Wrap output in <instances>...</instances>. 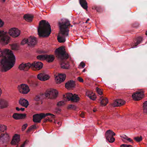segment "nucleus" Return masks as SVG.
Segmentation results:
<instances>
[{
	"instance_id": "7",
	"label": "nucleus",
	"mask_w": 147,
	"mask_h": 147,
	"mask_svg": "<svg viewBox=\"0 0 147 147\" xmlns=\"http://www.w3.org/2000/svg\"><path fill=\"white\" fill-rule=\"evenodd\" d=\"M10 40V37L6 32L0 31V41L5 44H8Z\"/></svg>"
},
{
	"instance_id": "12",
	"label": "nucleus",
	"mask_w": 147,
	"mask_h": 147,
	"mask_svg": "<svg viewBox=\"0 0 147 147\" xmlns=\"http://www.w3.org/2000/svg\"><path fill=\"white\" fill-rule=\"evenodd\" d=\"M9 137L7 134H2L0 136V144H4V146H6L7 143L9 141Z\"/></svg>"
},
{
	"instance_id": "54",
	"label": "nucleus",
	"mask_w": 147,
	"mask_h": 147,
	"mask_svg": "<svg viewBox=\"0 0 147 147\" xmlns=\"http://www.w3.org/2000/svg\"><path fill=\"white\" fill-rule=\"evenodd\" d=\"M16 109L18 111L20 110V109L18 107H16Z\"/></svg>"
},
{
	"instance_id": "18",
	"label": "nucleus",
	"mask_w": 147,
	"mask_h": 147,
	"mask_svg": "<svg viewBox=\"0 0 147 147\" xmlns=\"http://www.w3.org/2000/svg\"><path fill=\"white\" fill-rule=\"evenodd\" d=\"M36 43V38L34 37L30 36L28 38V45L30 46H33Z\"/></svg>"
},
{
	"instance_id": "63",
	"label": "nucleus",
	"mask_w": 147,
	"mask_h": 147,
	"mask_svg": "<svg viewBox=\"0 0 147 147\" xmlns=\"http://www.w3.org/2000/svg\"><path fill=\"white\" fill-rule=\"evenodd\" d=\"M2 131H1V130H0V133H1V132H2Z\"/></svg>"
},
{
	"instance_id": "14",
	"label": "nucleus",
	"mask_w": 147,
	"mask_h": 147,
	"mask_svg": "<svg viewBox=\"0 0 147 147\" xmlns=\"http://www.w3.org/2000/svg\"><path fill=\"white\" fill-rule=\"evenodd\" d=\"M8 34L13 37H16L19 36L20 31L16 28H13L10 29L8 32Z\"/></svg>"
},
{
	"instance_id": "32",
	"label": "nucleus",
	"mask_w": 147,
	"mask_h": 147,
	"mask_svg": "<svg viewBox=\"0 0 147 147\" xmlns=\"http://www.w3.org/2000/svg\"><path fill=\"white\" fill-rule=\"evenodd\" d=\"M13 117L15 119H20V114L17 113H14L13 115Z\"/></svg>"
},
{
	"instance_id": "16",
	"label": "nucleus",
	"mask_w": 147,
	"mask_h": 147,
	"mask_svg": "<svg viewBox=\"0 0 147 147\" xmlns=\"http://www.w3.org/2000/svg\"><path fill=\"white\" fill-rule=\"evenodd\" d=\"M125 102L122 99H118L114 102L112 105L114 107L120 106L124 105Z\"/></svg>"
},
{
	"instance_id": "6",
	"label": "nucleus",
	"mask_w": 147,
	"mask_h": 147,
	"mask_svg": "<svg viewBox=\"0 0 147 147\" xmlns=\"http://www.w3.org/2000/svg\"><path fill=\"white\" fill-rule=\"evenodd\" d=\"M55 52L57 57L61 59H67L69 57L68 55L66 53L65 49L63 47H60L56 49Z\"/></svg>"
},
{
	"instance_id": "39",
	"label": "nucleus",
	"mask_w": 147,
	"mask_h": 147,
	"mask_svg": "<svg viewBox=\"0 0 147 147\" xmlns=\"http://www.w3.org/2000/svg\"><path fill=\"white\" fill-rule=\"evenodd\" d=\"M26 116L25 114H20V119L24 118Z\"/></svg>"
},
{
	"instance_id": "27",
	"label": "nucleus",
	"mask_w": 147,
	"mask_h": 147,
	"mask_svg": "<svg viewBox=\"0 0 147 147\" xmlns=\"http://www.w3.org/2000/svg\"><path fill=\"white\" fill-rule=\"evenodd\" d=\"M100 99L101 105L104 106L106 105L108 102L107 99L105 97H101Z\"/></svg>"
},
{
	"instance_id": "58",
	"label": "nucleus",
	"mask_w": 147,
	"mask_h": 147,
	"mask_svg": "<svg viewBox=\"0 0 147 147\" xmlns=\"http://www.w3.org/2000/svg\"><path fill=\"white\" fill-rule=\"evenodd\" d=\"M85 71V69H84L82 71L83 72H84Z\"/></svg>"
},
{
	"instance_id": "42",
	"label": "nucleus",
	"mask_w": 147,
	"mask_h": 147,
	"mask_svg": "<svg viewBox=\"0 0 147 147\" xmlns=\"http://www.w3.org/2000/svg\"><path fill=\"white\" fill-rule=\"evenodd\" d=\"M61 109L58 108H56L55 109V111L57 113H59L61 111Z\"/></svg>"
},
{
	"instance_id": "3",
	"label": "nucleus",
	"mask_w": 147,
	"mask_h": 147,
	"mask_svg": "<svg viewBox=\"0 0 147 147\" xmlns=\"http://www.w3.org/2000/svg\"><path fill=\"white\" fill-rule=\"evenodd\" d=\"M38 31V35L40 37L48 36L51 32V26L49 23L45 20L40 22Z\"/></svg>"
},
{
	"instance_id": "41",
	"label": "nucleus",
	"mask_w": 147,
	"mask_h": 147,
	"mask_svg": "<svg viewBox=\"0 0 147 147\" xmlns=\"http://www.w3.org/2000/svg\"><path fill=\"white\" fill-rule=\"evenodd\" d=\"M64 104V102L61 101L57 103V106H61L63 105Z\"/></svg>"
},
{
	"instance_id": "36",
	"label": "nucleus",
	"mask_w": 147,
	"mask_h": 147,
	"mask_svg": "<svg viewBox=\"0 0 147 147\" xmlns=\"http://www.w3.org/2000/svg\"><path fill=\"white\" fill-rule=\"evenodd\" d=\"M96 90L97 93L100 95H101L102 94V92L101 89L98 88V87H96Z\"/></svg>"
},
{
	"instance_id": "46",
	"label": "nucleus",
	"mask_w": 147,
	"mask_h": 147,
	"mask_svg": "<svg viewBox=\"0 0 147 147\" xmlns=\"http://www.w3.org/2000/svg\"><path fill=\"white\" fill-rule=\"evenodd\" d=\"M4 24L3 22L0 19V28L3 26Z\"/></svg>"
},
{
	"instance_id": "23",
	"label": "nucleus",
	"mask_w": 147,
	"mask_h": 147,
	"mask_svg": "<svg viewBox=\"0 0 147 147\" xmlns=\"http://www.w3.org/2000/svg\"><path fill=\"white\" fill-rule=\"evenodd\" d=\"M79 2L81 6L84 9L88 8L87 3L86 0H79Z\"/></svg>"
},
{
	"instance_id": "4",
	"label": "nucleus",
	"mask_w": 147,
	"mask_h": 147,
	"mask_svg": "<svg viewBox=\"0 0 147 147\" xmlns=\"http://www.w3.org/2000/svg\"><path fill=\"white\" fill-rule=\"evenodd\" d=\"M43 64L40 62L34 61L31 64L30 63L24 64L22 63L19 66V69L21 70H28L30 67L34 70H39L43 67Z\"/></svg>"
},
{
	"instance_id": "49",
	"label": "nucleus",
	"mask_w": 147,
	"mask_h": 147,
	"mask_svg": "<svg viewBox=\"0 0 147 147\" xmlns=\"http://www.w3.org/2000/svg\"><path fill=\"white\" fill-rule=\"evenodd\" d=\"M121 137H122L124 139H125L126 140L128 138L127 136L125 135H123V136H121Z\"/></svg>"
},
{
	"instance_id": "20",
	"label": "nucleus",
	"mask_w": 147,
	"mask_h": 147,
	"mask_svg": "<svg viewBox=\"0 0 147 147\" xmlns=\"http://www.w3.org/2000/svg\"><path fill=\"white\" fill-rule=\"evenodd\" d=\"M8 105V103L6 100L0 99V109H2L6 108Z\"/></svg>"
},
{
	"instance_id": "19",
	"label": "nucleus",
	"mask_w": 147,
	"mask_h": 147,
	"mask_svg": "<svg viewBox=\"0 0 147 147\" xmlns=\"http://www.w3.org/2000/svg\"><path fill=\"white\" fill-rule=\"evenodd\" d=\"M75 82L73 80L68 81L65 84V87L67 89H69L75 87Z\"/></svg>"
},
{
	"instance_id": "64",
	"label": "nucleus",
	"mask_w": 147,
	"mask_h": 147,
	"mask_svg": "<svg viewBox=\"0 0 147 147\" xmlns=\"http://www.w3.org/2000/svg\"><path fill=\"white\" fill-rule=\"evenodd\" d=\"M71 27H72V25H71Z\"/></svg>"
},
{
	"instance_id": "15",
	"label": "nucleus",
	"mask_w": 147,
	"mask_h": 147,
	"mask_svg": "<svg viewBox=\"0 0 147 147\" xmlns=\"http://www.w3.org/2000/svg\"><path fill=\"white\" fill-rule=\"evenodd\" d=\"M66 77L65 74H59L55 77V80L57 83H60L65 80Z\"/></svg>"
},
{
	"instance_id": "51",
	"label": "nucleus",
	"mask_w": 147,
	"mask_h": 147,
	"mask_svg": "<svg viewBox=\"0 0 147 147\" xmlns=\"http://www.w3.org/2000/svg\"><path fill=\"white\" fill-rule=\"evenodd\" d=\"M32 129H36V126L35 125H32L31 126Z\"/></svg>"
},
{
	"instance_id": "45",
	"label": "nucleus",
	"mask_w": 147,
	"mask_h": 147,
	"mask_svg": "<svg viewBox=\"0 0 147 147\" xmlns=\"http://www.w3.org/2000/svg\"><path fill=\"white\" fill-rule=\"evenodd\" d=\"M80 65L82 66V68H84L85 66V65L84 62H82L80 63Z\"/></svg>"
},
{
	"instance_id": "34",
	"label": "nucleus",
	"mask_w": 147,
	"mask_h": 147,
	"mask_svg": "<svg viewBox=\"0 0 147 147\" xmlns=\"http://www.w3.org/2000/svg\"><path fill=\"white\" fill-rule=\"evenodd\" d=\"M88 96L90 98L94 100L96 98V96L94 94H88Z\"/></svg>"
},
{
	"instance_id": "59",
	"label": "nucleus",
	"mask_w": 147,
	"mask_h": 147,
	"mask_svg": "<svg viewBox=\"0 0 147 147\" xmlns=\"http://www.w3.org/2000/svg\"><path fill=\"white\" fill-rule=\"evenodd\" d=\"M90 20V19L89 18H88L87 20H86L87 22L88 21Z\"/></svg>"
},
{
	"instance_id": "29",
	"label": "nucleus",
	"mask_w": 147,
	"mask_h": 147,
	"mask_svg": "<svg viewBox=\"0 0 147 147\" xmlns=\"http://www.w3.org/2000/svg\"><path fill=\"white\" fill-rule=\"evenodd\" d=\"M46 55H39L37 57V58L40 60H45Z\"/></svg>"
},
{
	"instance_id": "26",
	"label": "nucleus",
	"mask_w": 147,
	"mask_h": 147,
	"mask_svg": "<svg viewBox=\"0 0 147 147\" xmlns=\"http://www.w3.org/2000/svg\"><path fill=\"white\" fill-rule=\"evenodd\" d=\"M61 67L62 68L65 69H68L69 67L68 62L65 61L62 62L61 64Z\"/></svg>"
},
{
	"instance_id": "38",
	"label": "nucleus",
	"mask_w": 147,
	"mask_h": 147,
	"mask_svg": "<svg viewBox=\"0 0 147 147\" xmlns=\"http://www.w3.org/2000/svg\"><path fill=\"white\" fill-rule=\"evenodd\" d=\"M28 39H23L21 42V44L24 45L26 43L28 44Z\"/></svg>"
},
{
	"instance_id": "57",
	"label": "nucleus",
	"mask_w": 147,
	"mask_h": 147,
	"mask_svg": "<svg viewBox=\"0 0 147 147\" xmlns=\"http://www.w3.org/2000/svg\"><path fill=\"white\" fill-rule=\"evenodd\" d=\"M96 110L95 109H94L93 110V111L94 112H96Z\"/></svg>"
},
{
	"instance_id": "8",
	"label": "nucleus",
	"mask_w": 147,
	"mask_h": 147,
	"mask_svg": "<svg viewBox=\"0 0 147 147\" xmlns=\"http://www.w3.org/2000/svg\"><path fill=\"white\" fill-rule=\"evenodd\" d=\"M63 97L68 101L72 102H77L79 100V98L78 95L75 94H73L71 93H68L63 96Z\"/></svg>"
},
{
	"instance_id": "43",
	"label": "nucleus",
	"mask_w": 147,
	"mask_h": 147,
	"mask_svg": "<svg viewBox=\"0 0 147 147\" xmlns=\"http://www.w3.org/2000/svg\"><path fill=\"white\" fill-rule=\"evenodd\" d=\"M130 145H128L125 144H121L120 147H129Z\"/></svg>"
},
{
	"instance_id": "10",
	"label": "nucleus",
	"mask_w": 147,
	"mask_h": 147,
	"mask_svg": "<svg viewBox=\"0 0 147 147\" xmlns=\"http://www.w3.org/2000/svg\"><path fill=\"white\" fill-rule=\"evenodd\" d=\"M115 135V134L113 131L109 129L107 130L105 133V136L107 140L110 142L112 143L115 140L113 137Z\"/></svg>"
},
{
	"instance_id": "50",
	"label": "nucleus",
	"mask_w": 147,
	"mask_h": 147,
	"mask_svg": "<svg viewBox=\"0 0 147 147\" xmlns=\"http://www.w3.org/2000/svg\"><path fill=\"white\" fill-rule=\"evenodd\" d=\"M32 129L31 127L30 126V127L28 128L27 130V132H30L32 130Z\"/></svg>"
},
{
	"instance_id": "44",
	"label": "nucleus",
	"mask_w": 147,
	"mask_h": 147,
	"mask_svg": "<svg viewBox=\"0 0 147 147\" xmlns=\"http://www.w3.org/2000/svg\"><path fill=\"white\" fill-rule=\"evenodd\" d=\"M78 80L80 82H82L84 81L83 79L80 77H78Z\"/></svg>"
},
{
	"instance_id": "9",
	"label": "nucleus",
	"mask_w": 147,
	"mask_h": 147,
	"mask_svg": "<svg viewBox=\"0 0 147 147\" xmlns=\"http://www.w3.org/2000/svg\"><path fill=\"white\" fill-rule=\"evenodd\" d=\"M58 92L55 89H50L46 91L45 96L46 97L50 99H55L57 96Z\"/></svg>"
},
{
	"instance_id": "35",
	"label": "nucleus",
	"mask_w": 147,
	"mask_h": 147,
	"mask_svg": "<svg viewBox=\"0 0 147 147\" xmlns=\"http://www.w3.org/2000/svg\"><path fill=\"white\" fill-rule=\"evenodd\" d=\"M134 140L138 142H140L142 140V137L141 136L139 137H135L134 138Z\"/></svg>"
},
{
	"instance_id": "25",
	"label": "nucleus",
	"mask_w": 147,
	"mask_h": 147,
	"mask_svg": "<svg viewBox=\"0 0 147 147\" xmlns=\"http://www.w3.org/2000/svg\"><path fill=\"white\" fill-rule=\"evenodd\" d=\"M33 16L29 14H26L24 16V19L28 22H30L32 21Z\"/></svg>"
},
{
	"instance_id": "47",
	"label": "nucleus",
	"mask_w": 147,
	"mask_h": 147,
	"mask_svg": "<svg viewBox=\"0 0 147 147\" xmlns=\"http://www.w3.org/2000/svg\"><path fill=\"white\" fill-rule=\"evenodd\" d=\"M28 142V141L27 140H26L24 143L23 144H22L20 147H24L25 146V144Z\"/></svg>"
},
{
	"instance_id": "2",
	"label": "nucleus",
	"mask_w": 147,
	"mask_h": 147,
	"mask_svg": "<svg viewBox=\"0 0 147 147\" xmlns=\"http://www.w3.org/2000/svg\"><path fill=\"white\" fill-rule=\"evenodd\" d=\"M58 24L60 32L57 36V39L59 42H63L65 41V37L68 36V26L70 24L67 20H63L61 22H59Z\"/></svg>"
},
{
	"instance_id": "13",
	"label": "nucleus",
	"mask_w": 147,
	"mask_h": 147,
	"mask_svg": "<svg viewBox=\"0 0 147 147\" xmlns=\"http://www.w3.org/2000/svg\"><path fill=\"white\" fill-rule=\"evenodd\" d=\"M18 89L20 92L24 94L28 93L30 91L28 86L24 84H22L20 86H19Z\"/></svg>"
},
{
	"instance_id": "62",
	"label": "nucleus",
	"mask_w": 147,
	"mask_h": 147,
	"mask_svg": "<svg viewBox=\"0 0 147 147\" xmlns=\"http://www.w3.org/2000/svg\"><path fill=\"white\" fill-rule=\"evenodd\" d=\"M88 22H87V21H86V22H85L86 23H87Z\"/></svg>"
},
{
	"instance_id": "31",
	"label": "nucleus",
	"mask_w": 147,
	"mask_h": 147,
	"mask_svg": "<svg viewBox=\"0 0 147 147\" xmlns=\"http://www.w3.org/2000/svg\"><path fill=\"white\" fill-rule=\"evenodd\" d=\"M43 95V94L37 95L34 98L35 100L36 101H39L41 100L42 98V96Z\"/></svg>"
},
{
	"instance_id": "17",
	"label": "nucleus",
	"mask_w": 147,
	"mask_h": 147,
	"mask_svg": "<svg viewBox=\"0 0 147 147\" xmlns=\"http://www.w3.org/2000/svg\"><path fill=\"white\" fill-rule=\"evenodd\" d=\"M49 76L44 73H40L37 76V78L40 80L45 81L49 79Z\"/></svg>"
},
{
	"instance_id": "21",
	"label": "nucleus",
	"mask_w": 147,
	"mask_h": 147,
	"mask_svg": "<svg viewBox=\"0 0 147 147\" xmlns=\"http://www.w3.org/2000/svg\"><path fill=\"white\" fill-rule=\"evenodd\" d=\"M20 141V137L17 134H15L11 142V144H16Z\"/></svg>"
},
{
	"instance_id": "11",
	"label": "nucleus",
	"mask_w": 147,
	"mask_h": 147,
	"mask_svg": "<svg viewBox=\"0 0 147 147\" xmlns=\"http://www.w3.org/2000/svg\"><path fill=\"white\" fill-rule=\"evenodd\" d=\"M144 96V92L142 90H140L134 93L132 96L134 99L138 100L141 99Z\"/></svg>"
},
{
	"instance_id": "55",
	"label": "nucleus",
	"mask_w": 147,
	"mask_h": 147,
	"mask_svg": "<svg viewBox=\"0 0 147 147\" xmlns=\"http://www.w3.org/2000/svg\"><path fill=\"white\" fill-rule=\"evenodd\" d=\"M25 109L24 108H21L20 109V110L22 111H24V110Z\"/></svg>"
},
{
	"instance_id": "48",
	"label": "nucleus",
	"mask_w": 147,
	"mask_h": 147,
	"mask_svg": "<svg viewBox=\"0 0 147 147\" xmlns=\"http://www.w3.org/2000/svg\"><path fill=\"white\" fill-rule=\"evenodd\" d=\"M127 140V141H128L129 142H131V143H133V140L129 138H128V137Z\"/></svg>"
},
{
	"instance_id": "53",
	"label": "nucleus",
	"mask_w": 147,
	"mask_h": 147,
	"mask_svg": "<svg viewBox=\"0 0 147 147\" xmlns=\"http://www.w3.org/2000/svg\"><path fill=\"white\" fill-rule=\"evenodd\" d=\"M100 8L98 7H96V9L97 11L98 12H99L100 11L99 10Z\"/></svg>"
},
{
	"instance_id": "1",
	"label": "nucleus",
	"mask_w": 147,
	"mask_h": 147,
	"mask_svg": "<svg viewBox=\"0 0 147 147\" xmlns=\"http://www.w3.org/2000/svg\"><path fill=\"white\" fill-rule=\"evenodd\" d=\"M0 66L2 71H6L14 65L15 61V57L12 51L9 49L1 51L0 48Z\"/></svg>"
},
{
	"instance_id": "56",
	"label": "nucleus",
	"mask_w": 147,
	"mask_h": 147,
	"mask_svg": "<svg viewBox=\"0 0 147 147\" xmlns=\"http://www.w3.org/2000/svg\"><path fill=\"white\" fill-rule=\"evenodd\" d=\"M57 124L59 126H61V123L60 122H57Z\"/></svg>"
},
{
	"instance_id": "30",
	"label": "nucleus",
	"mask_w": 147,
	"mask_h": 147,
	"mask_svg": "<svg viewBox=\"0 0 147 147\" xmlns=\"http://www.w3.org/2000/svg\"><path fill=\"white\" fill-rule=\"evenodd\" d=\"M143 111L144 113H147V101H146L143 104Z\"/></svg>"
},
{
	"instance_id": "61",
	"label": "nucleus",
	"mask_w": 147,
	"mask_h": 147,
	"mask_svg": "<svg viewBox=\"0 0 147 147\" xmlns=\"http://www.w3.org/2000/svg\"><path fill=\"white\" fill-rule=\"evenodd\" d=\"M145 34L146 35H147V31H146V33H145Z\"/></svg>"
},
{
	"instance_id": "40",
	"label": "nucleus",
	"mask_w": 147,
	"mask_h": 147,
	"mask_svg": "<svg viewBox=\"0 0 147 147\" xmlns=\"http://www.w3.org/2000/svg\"><path fill=\"white\" fill-rule=\"evenodd\" d=\"M27 126L28 124H26L23 125V126H22V130L23 131L26 128V127H27Z\"/></svg>"
},
{
	"instance_id": "5",
	"label": "nucleus",
	"mask_w": 147,
	"mask_h": 147,
	"mask_svg": "<svg viewBox=\"0 0 147 147\" xmlns=\"http://www.w3.org/2000/svg\"><path fill=\"white\" fill-rule=\"evenodd\" d=\"M49 115H50L51 116V119L48 117V118L44 119V122H46L47 121L52 122L53 119L55 118V116L53 114L50 113H47L46 114L41 113L35 114L33 116V121L35 123H40L42 119Z\"/></svg>"
},
{
	"instance_id": "52",
	"label": "nucleus",
	"mask_w": 147,
	"mask_h": 147,
	"mask_svg": "<svg viewBox=\"0 0 147 147\" xmlns=\"http://www.w3.org/2000/svg\"><path fill=\"white\" fill-rule=\"evenodd\" d=\"M80 115L82 117H84V113L83 112H82L80 114Z\"/></svg>"
},
{
	"instance_id": "24",
	"label": "nucleus",
	"mask_w": 147,
	"mask_h": 147,
	"mask_svg": "<svg viewBox=\"0 0 147 147\" xmlns=\"http://www.w3.org/2000/svg\"><path fill=\"white\" fill-rule=\"evenodd\" d=\"M55 59V57L54 55H46L45 60L48 62L50 63L52 62Z\"/></svg>"
},
{
	"instance_id": "22",
	"label": "nucleus",
	"mask_w": 147,
	"mask_h": 147,
	"mask_svg": "<svg viewBox=\"0 0 147 147\" xmlns=\"http://www.w3.org/2000/svg\"><path fill=\"white\" fill-rule=\"evenodd\" d=\"M19 104L22 106L27 107L28 105V101L24 98H21L19 101Z\"/></svg>"
},
{
	"instance_id": "33",
	"label": "nucleus",
	"mask_w": 147,
	"mask_h": 147,
	"mask_svg": "<svg viewBox=\"0 0 147 147\" xmlns=\"http://www.w3.org/2000/svg\"><path fill=\"white\" fill-rule=\"evenodd\" d=\"M7 129V127L4 125H0V130L1 131L3 132L4 130H5Z\"/></svg>"
},
{
	"instance_id": "60",
	"label": "nucleus",
	"mask_w": 147,
	"mask_h": 147,
	"mask_svg": "<svg viewBox=\"0 0 147 147\" xmlns=\"http://www.w3.org/2000/svg\"><path fill=\"white\" fill-rule=\"evenodd\" d=\"M3 2H5V0H2Z\"/></svg>"
},
{
	"instance_id": "28",
	"label": "nucleus",
	"mask_w": 147,
	"mask_h": 147,
	"mask_svg": "<svg viewBox=\"0 0 147 147\" xmlns=\"http://www.w3.org/2000/svg\"><path fill=\"white\" fill-rule=\"evenodd\" d=\"M142 40V38L141 36L138 37L137 39V42L135 43V45L132 46V47L134 48L136 47L138 45L140 44Z\"/></svg>"
},
{
	"instance_id": "37",
	"label": "nucleus",
	"mask_w": 147,
	"mask_h": 147,
	"mask_svg": "<svg viewBox=\"0 0 147 147\" xmlns=\"http://www.w3.org/2000/svg\"><path fill=\"white\" fill-rule=\"evenodd\" d=\"M67 108L68 109H71L75 110L76 109V107L74 105L71 104L68 106Z\"/></svg>"
}]
</instances>
